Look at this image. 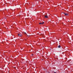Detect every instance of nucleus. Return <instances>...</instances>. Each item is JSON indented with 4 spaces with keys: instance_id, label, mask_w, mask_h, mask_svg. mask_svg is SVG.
<instances>
[{
    "instance_id": "6",
    "label": "nucleus",
    "mask_w": 73,
    "mask_h": 73,
    "mask_svg": "<svg viewBox=\"0 0 73 73\" xmlns=\"http://www.w3.org/2000/svg\"><path fill=\"white\" fill-rule=\"evenodd\" d=\"M39 24H41V23H39Z\"/></svg>"
},
{
    "instance_id": "3",
    "label": "nucleus",
    "mask_w": 73,
    "mask_h": 73,
    "mask_svg": "<svg viewBox=\"0 0 73 73\" xmlns=\"http://www.w3.org/2000/svg\"><path fill=\"white\" fill-rule=\"evenodd\" d=\"M45 18H48V16H47V15H45Z\"/></svg>"
},
{
    "instance_id": "7",
    "label": "nucleus",
    "mask_w": 73,
    "mask_h": 73,
    "mask_svg": "<svg viewBox=\"0 0 73 73\" xmlns=\"http://www.w3.org/2000/svg\"><path fill=\"white\" fill-rule=\"evenodd\" d=\"M27 36H29V35H27Z\"/></svg>"
},
{
    "instance_id": "9",
    "label": "nucleus",
    "mask_w": 73,
    "mask_h": 73,
    "mask_svg": "<svg viewBox=\"0 0 73 73\" xmlns=\"http://www.w3.org/2000/svg\"><path fill=\"white\" fill-rule=\"evenodd\" d=\"M25 33V34H27L26 33Z\"/></svg>"
},
{
    "instance_id": "2",
    "label": "nucleus",
    "mask_w": 73,
    "mask_h": 73,
    "mask_svg": "<svg viewBox=\"0 0 73 73\" xmlns=\"http://www.w3.org/2000/svg\"><path fill=\"white\" fill-rule=\"evenodd\" d=\"M65 15V16H68V13H64Z\"/></svg>"
},
{
    "instance_id": "4",
    "label": "nucleus",
    "mask_w": 73,
    "mask_h": 73,
    "mask_svg": "<svg viewBox=\"0 0 73 73\" xmlns=\"http://www.w3.org/2000/svg\"><path fill=\"white\" fill-rule=\"evenodd\" d=\"M58 48H61V46H60V45H59L58 46Z\"/></svg>"
},
{
    "instance_id": "8",
    "label": "nucleus",
    "mask_w": 73,
    "mask_h": 73,
    "mask_svg": "<svg viewBox=\"0 0 73 73\" xmlns=\"http://www.w3.org/2000/svg\"><path fill=\"white\" fill-rule=\"evenodd\" d=\"M54 73H56V72H54Z\"/></svg>"
},
{
    "instance_id": "10",
    "label": "nucleus",
    "mask_w": 73,
    "mask_h": 73,
    "mask_svg": "<svg viewBox=\"0 0 73 73\" xmlns=\"http://www.w3.org/2000/svg\"><path fill=\"white\" fill-rule=\"evenodd\" d=\"M48 73H49V72H48Z\"/></svg>"
},
{
    "instance_id": "5",
    "label": "nucleus",
    "mask_w": 73,
    "mask_h": 73,
    "mask_svg": "<svg viewBox=\"0 0 73 73\" xmlns=\"http://www.w3.org/2000/svg\"><path fill=\"white\" fill-rule=\"evenodd\" d=\"M41 23V24H44V22H43L42 23Z\"/></svg>"
},
{
    "instance_id": "1",
    "label": "nucleus",
    "mask_w": 73,
    "mask_h": 73,
    "mask_svg": "<svg viewBox=\"0 0 73 73\" xmlns=\"http://www.w3.org/2000/svg\"><path fill=\"white\" fill-rule=\"evenodd\" d=\"M18 35L19 36H20V37H21L22 36V35L20 34H18Z\"/></svg>"
}]
</instances>
